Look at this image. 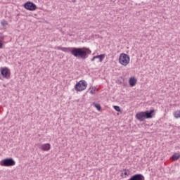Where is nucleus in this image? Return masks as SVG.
<instances>
[{
    "mask_svg": "<svg viewBox=\"0 0 180 180\" xmlns=\"http://www.w3.org/2000/svg\"><path fill=\"white\" fill-rule=\"evenodd\" d=\"M154 116H155V110H150L137 112L135 117L139 122H144L146 119H153Z\"/></svg>",
    "mask_w": 180,
    "mask_h": 180,
    "instance_id": "2",
    "label": "nucleus"
},
{
    "mask_svg": "<svg viewBox=\"0 0 180 180\" xmlns=\"http://www.w3.org/2000/svg\"><path fill=\"white\" fill-rule=\"evenodd\" d=\"M119 63L121 65L126 67L130 63V56L126 53H121L119 58Z\"/></svg>",
    "mask_w": 180,
    "mask_h": 180,
    "instance_id": "4",
    "label": "nucleus"
},
{
    "mask_svg": "<svg viewBox=\"0 0 180 180\" xmlns=\"http://www.w3.org/2000/svg\"><path fill=\"white\" fill-rule=\"evenodd\" d=\"M86 86H88V83L85 80H80L75 85V89L77 92H82L86 89Z\"/></svg>",
    "mask_w": 180,
    "mask_h": 180,
    "instance_id": "3",
    "label": "nucleus"
},
{
    "mask_svg": "<svg viewBox=\"0 0 180 180\" xmlns=\"http://www.w3.org/2000/svg\"><path fill=\"white\" fill-rule=\"evenodd\" d=\"M93 105H94V106L97 109V110H101V109H102L101 107V104H99V103H94Z\"/></svg>",
    "mask_w": 180,
    "mask_h": 180,
    "instance_id": "13",
    "label": "nucleus"
},
{
    "mask_svg": "<svg viewBox=\"0 0 180 180\" xmlns=\"http://www.w3.org/2000/svg\"><path fill=\"white\" fill-rule=\"evenodd\" d=\"M15 164L16 162H15L12 158H7L0 162V165L1 167H13Z\"/></svg>",
    "mask_w": 180,
    "mask_h": 180,
    "instance_id": "5",
    "label": "nucleus"
},
{
    "mask_svg": "<svg viewBox=\"0 0 180 180\" xmlns=\"http://www.w3.org/2000/svg\"><path fill=\"white\" fill-rule=\"evenodd\" d=\"M96 90V89H94V87L91 88V91H90V94H91V95H94V94H95V91Z\"/></svg>",
    "mask_w": 180,
    "mask_h": 180,
    "instance_id": "17",
    "label": "nucleus"
},
{
    "mask_svg": "<svg viewBox=\"0 0 180 180\" xmlns=\"http://www.w3.org/2000/svg\"><path fill=\"white\" fill-rule=\"evenodd\" d=\"M58 50H61L62 51H64L65 53H71L72 56H74V57H76L77 58H81L82 60H85L86 58H88V56L92 53L91 49L89 48L83 47V48H65V47H61L58 46Z\"/></svg>",
    "mask_w": 180,
    "mask_h": 180,
    "instance_id": "1",
    "label": "nucleus"
},
{
    "mask_svg": "<svg viewBox=\"0 0 180 180\" xmlns=\"http://www.w3.org/2000/svg\"><path fill=\"white\" fill-rule=\"evenodd\" d=\"M77 1L76 0H72V2L75 3Z\"/></svg>",
    "mask_w": 180,
    "mask_h": 180,
    "instance_id": "20",
    "label": "nucleus"
},
{
    "mask_svg": "<svg viewBox=\"0 0 180 180\" xmlns=\"http://www.w3.org/2000/svg\"><path fill=\"white\" fill-rule=\"evenodd\" d=\"M1 75L3 78L6 79H9L11 78V70L8 68H1Z\"/></svg>",
    "mask_w": 180,
    "mask_h": 180,
    "instance_id": "6",
    "label": "nucleus"
},
{
    "mask_svg": "<svg viewBox=\"0 0 180 180\" xmlns=\"http://www.w3.org/2000/svg\"><path fill=\"white\" fill-rule=\"evenodd\" d=\"M4 47V43L2 42V40L0 39V49H2Z\"/></svg>",
    "mask_w": 180,
    "mask_h": 180,
    "instance_id": "18",
    "label": "nucleus"
},
{
    "mask_svg": "<svg viewBox=\"0 0 180 180\" xmlns=\"http://www.w3.org/2000/svg\"><path fill=\"white\" fill-rule=\"evenodd\" d=\"M124 175H126L127 176H129L130 175V172H129L128 170V172H127V170L126 169H124Z\"/></svg>",
    "mask_w": 180,
    "mask_h": 180,
    "instance_id": "16",
    "label": "nucleus"
},
{
    "mask_svg": "<svg viewBox=\"0 0 180 180\" xmlns=\"http://www.w3.org/2000/svg\"><path fill=\"white\" fill-rule=\"evenodd\" d=\"M172 158L174 161H176V160H179V158H180L179 153H174V155L172 156Z\"/></svg>",
    "mask_w": 180,
    "mask_h": 180,
    "instance_id": "11",
    "label": "nucleus"
},
{
    "mask_svg": "<svg viewBox=\"0 0 180 180\" xmlns=\"http://www.w3.org/2000/svg\"><path fill=\"white\" fill-rule=\"evenodd\" d=\"M113 108L115 109V110H116V112H120V107L119 105H114Z\"/></svg>",
    "mask_w": 180,
    "mask_h": 180,
    "instance_id": "15",
    "label": "nucleus"
},
{
    "mask_svg": "<svg viewBox=\"0 0 180 180\" xmlns=\"http://www.w3.org/2000/svg\"><path fill=\"white\" fill-rule=\"evenodd\" d=\"M174 116L176 119H179V117H180V110L175 111L174 112Z\"/></svg>",
    "mask_w": 180,
    "mask_h": 180,
    "instance_id": "12",
    "label": "nucleus"
},
{
    "mask_svg": "<svg viewBox=\"0 0 180 180\" xmlns=\"http://www.w3.org/2000/svg\"><path fill=\"white\" fill-rule=\"evenodd\" d=\"M39 148L42 150V151H49L50 150V148H51V145H50V143L41 144L39 145Z\"/></svg>",
    "mask_w": 180,
    "mask_h": 180,
    "instance_id": "8",
    "label": "nucleus"
},
{
    "mask_svg": "<svg viewBox=\"0 0 180 180\" xmlns=\"http://www.w3.org/2000/svg\"><path fill=\"white\" fill-rule=\"evenodd\" d=\"M25 9H27V11H36L37 9V6L34 4V3L31 1H27L23 5Z\"/></svg>",
    "mask_w": 180,
    "mask_h": 180,
    "instance_id": "7",
    "label": "nucleus"
},
{
    "mask_svg": "<svg viewBox=\"0 0 180 180\" xmlns=\"http://www.w3.org/2000/svg\"><path fill=\"white\" fill-rule=\"evenodd\" d=\"M94 58H99L100 63H102L105 58V54H101V55H97L96 56H94Z\"/></svg>",
    "mask_w": 180,
    "mask_h": 180,
    "instance_id": "10",
    "label": "nucleus"
},
{
    "mask_svg": "<svg viewBox=\"0 0 180 180\" xmlns=\"http://www.w3.org/2000/svg\"><path fill=\"white\" fill-rule=\"evenodd\" d=\"M1 26H3V27H5V26H8V21L3 20L1 22Z\"/></svg>",
    "mask_w": 180,
    "mask_h": 180,
    "instance_id": "14",
    "label": "nucleus"
},
{
    "mask_svg": "<svg viewBox=\"0 0 180 180\" xmlns=\"http://www.w3.org/2000/svg\"><path fill=\"white\" fill-rule=\"evenodd\" d=\"M95 59L96 58H94V56H93V58H91V61H95Z\"/></svg>",
    "mask_w": 180,
    "mask_h": 180,
    "instance_id": "19",
    "label": "nucleus"
},
{
    "mask_svg": "<svg viewBox=\"0 0 180 180\" xmlns=\"http://www.w3.org/2000/svg\"><path fill=\"white\" fill-rule=\"evenodd\" d=\"M136 83H137V79H136L135 77L129 78L130 86H134V85H136Z\"/></svg>",
    "mask_w": 180,
    "mask_h": 180,
    "instance_id": "9",
    "label": "nucleus"
}]
</instances>
